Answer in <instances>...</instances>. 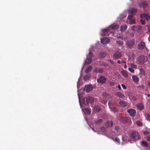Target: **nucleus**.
<instances>
[{
    "label": "nucleus",
    "instance_id": "obj_1",
    "mask_svg": "<svg viewBox=\"0 0 150 150\" xmlns=\"http://www.w3.org/2000/svg\"><path fill=\"white\" fill-rule=\"evenodd\" d=\"M140 17L141 18L140 21L142 25L145 24V19L147 21H150V14L149 15L147 13H143L140 15Z\"/></svg>",
    "mask_w": 150,
    "mask_h": 150
},
{
    "label": "nucleus",
    "instance_id": "obj_2",
    "mask_svg": "<svg viewBox=\"0 0 150 150\" xmlns=\"http://www.w3.org/2000/svg\"><path fill=\"white\" fill-rule=\"evenodd\" d=\"M130 137L131 139L135 140L140 139L139 134L136 131L132 132L130 134Z\"/></svg>",
    "mask_w": 150,
    "mask_h": 150
},
{
    "label": "nucleus",
    "instance_id": "obj_3",
    "mask_svg": "<svg viewBox=\"0 0 150 150\" xmlns=\"http://www.w3.org/2000/svg\"><path fill=\"white\" fill-rule=\"evenodd\" d=\"M120 121L123 124L127 123L129 125H131L132 123L131 120L126 117L122 118L120 120Z\"/></svg>",
    "mask_w": 150,
    "mask_h": 150
},
{
    "label": "nucleus",
    "instance_id": "obj_4",
    "mask_svg": "<svg viewBox=\"0 0 150 150\" xmlns=\"http://www.w3.org/2000/svg\"><path fill=\"white\" fill-rule=\"evenodd\" d=\"M147 58L144 55L141 56L138 58V62L141 64H143L147 61Z\"/></svg>",
    "mask_w": 150,
    "mask_h": 150
},
{
    "label": "nucleus",
    "instance_id": "obj_5",
    "mask_svg": "<svg viewBox=\"0 0 150 150\" xmlns=\"http://www.w3.org/2000/svg\"><path fill=\"white\" fill-rule=\"evenodd\" d=\"M135 43L134 40H128L126 43L127 46L132 49L134 46Z\"/></svg>",
    "mask_w": 150,
    "mask_h": 150
},
{
    "label": "nucleus",
    "instance_id": "obj_6",
    "mask_svg": "<svg viewBox=\"0 0 150 150\" xmlns=\"http://www.w3.org/2000/svg\"><path fill=\"white\" fill-rule=\"evenodd\" d=\"M137 47L139 50H143L145 48H146L145 43L143 41L140 42L138 44Z\"/></svg>",
    "mask_w": 150,
    "mask_h": 150
},
{
    "label": "nucleus",
    "instance_id": "obj_7",
    "mask_svg": "<svg viewBox=\"0 0 150 150\" xmlns=\"http://www.w3.org/2000/svg\"><path fill=\"white\" fill-rule=\"evenodd\" d=\"M86 103L85 102L84 103L85 105H88L89 103H92L93 102L94 99L92 97L88 96L86 97Z\"/></svg>",
    "mask_w": 150,
    "mask_h": 150
},
{
    "label": "nucleus",
    "instance_id": "obj_8",
    "mask_svg": "<svg viewBox=\"0 0 150 150\" xmlns=\"http://www.w3.org/2000/svg\"><path fill=\"white\" fill-rule=\"evenodd\" d=\"M93 57V55L92 53L89 52L88 55L87 56V60L86 62L87 64H90L92 61V58Z\"/></svg>",
    "mask_w": 150,
    "mask_h": 150
},
{
    "label": "nucleus",
    "instance_id": "obj_9",
    "mask_svg": "<svg viewBox=\"0 0 150 150\" xmlns=\"http://www.w3.org/2000/svg\"><path fill=\"white\" fill-rule=\"evenodd\" d=\"M106 79L103 76H100L97 79L98 83L103 84L105 83L106 81Z\"/></svg>",
    "mask_w": 150,
    "mask_h": 150
},
{
    "label": "nucleus",
    "instance_id": "obj_10",
    "mask_svg": "<svg viewBox=\"0 0 150 150\" xmlns=\"http://www.w3.org/2000/svg\"><path fill=\"white\" fill-rule=\"evenodd\" d=\"M127 112L129 113L130 115L133 117H134L136 114V111L135 109H130L128 110Z\"/></svg>",
    "mask_w": 150,
    "mask_h": 150
},
{
    "label": "nucleus",
    "instance_id": "obj_11",
    "mask_svg": "<svg viewBox=\"0 0 150 150\" xmlns=\"http://www.w3.org/2000/svg\"><path fill=\"white\" fill-rule=\"evenodd\" d=\"M93 89V87L91 86L86 85L85 87L84 90L87 92H89L92 91Z\"/></svg>",
    "mask_w": 150,
    "mask_h": 150
},
{
    "label": "nucleus",
    "instance_id": "obj_12",
    "mask_svg": "<svg viewBox=\"0 0 150 150\" xmlns=\"http://www.w3.org/2000/svg\"><path fill=\"white\" fill-rule=\"evenodd\" d=\"M122 56V54L119 52L115 53L113 55V58L114 59H118Z\"/></svg>",
    "mask_w": 150,
    "mask_h": 150
},
{
    "label": "nucleus",
    "instance_id": "obj_13",
    "mask_svg": "<svg viewBox=\"0 0 150 150\" xmlns=\"http://www.w3.org/2000/svg\"><path fill=\"white\" fill-rule=\"evenodd\" d=\"M142 28V27L139 25H133L132 27V29L134 31H138Z\"/></svg>",
    "mask_w": 150,
    "mask_h": 150
},
{
    "label": "nucleus",
    "instance_id": "obj_14",
    "mask_svg": "<svg viewBox=\"0 0 150 150\" xmlns=\"http://www.w3.org/2000/svg\"><path fill=\"white\" fill-rule=\"evenodd\" d=\"M112 31H111V29H105L104 30V34L105 35L108 36L110 34H111Z\"/></svg>",
    "mask_w": 150,
    "mask_h": 150
},
{
    "label": "nucleus",
    "instance_id": "obj_15",
    "mask_svg": "<svg viewBox=\"0 0 150 150\" xmlns=\"http://www.w3.org/2000/svg\"><path fill=\"white\" fill-rule=\"evenodd\" d=\"M110 39L107 38H102L101 39V42L103 44H105L108 43L110 41Z\"/></svg>",
    "mask_w": 150,
    "mask_h": 150
},
{
    "label": "nucleus",
    "instance_id": "obj_16",
    "mask_svg": "<svg viewBox=\"0 0 150 150\" xmlns=\"http://www.w3.org/2000/svg\"><path fill=\"white\" fill-rule=\"evenodd\" d=\"M113 122L111 121H108L106 122L105 126L109 128L113 126Z\"/></svg>",
    "mask_w": 150,
    "mask_h": 150
},
{
    "label": "nucleus",
    "instance_id": "obj_17",
    "mask_svg": "<svg viewBox=\"0 0 150 150\" xmlns=\"http://www.w3.org/2000/svg\"><path fill=\"white\" fill-rule=\"evenodd\" d=\"M104 71V69L101 68H96L94 70L95 72L99 73H103Z\"/></svg>",
    "mask_w": 150,
    "mask_h": 150
},
{
    "label": "nucleus",
    "instance_id": "obj_18",
    "mask_svg": "<svg viewBox=\"0 0 150 150\" xmlns=\"http://www.w3.org/2000/svg\"><path fill=\"white\" fill-rule=\"evenodd\" d=\"M137 11V10L136 9L132 8L130 9L129 11V12L130 14L132 15H134Z\"/></svg>",
    "mask_w": 150,
    "mask_h": 150
},
{
    "label": "nucleus",
    "instance_id": "obj_19",
    "mask_svg": "<svg viewBox=\"0 0 150 150\" xmlns=\"http://www.w3.org/2000/svg\"><path fill=\"white\" fill-rule=\"evenodd\" d=\"M106 55V54L103 52H100L99 54V57L101 58H104Z\"/></svg>",
    "mask_w": 150,
    "mask_h": 150
},
{
    "label": "nucleus",
    "instance_id": "obj_20",
    "mask_svg": "<svg viewBox=\"0 0 150 150\" xmlns=\"http://www.w3.org/2000/svg\"><path fill=\"white\" fill-rule=\"evenodd\" d=\"M137 108L140 110H142L144 108V106L142 103H139L137 105Z\"/></svg>",
    "mask_w": 150,
    "mask_h": 150
},
{
    "label": "nucleus",
    "instance_id": "obj_21",
    "mask_svg": "<svg viewBox=\"0 0 150 150\" xmlns=\"http://www.w3.org/2000/svg\"><path fill=\"white\" fill-rule=\"evenodd\" d=\"M122 75L125 78H126L128 77L127 72L125 70H122L121 72Z\"/></svg>",
    "mask_w": 150,
    "mask_h": 150
},
{
    "label": "nucleus",
    "instance_id": "obj_22",
    "mask_svg": "<svg viewBox=\"0 0 150 150\" xmlns=\"http://www.w3.org/2000/svg\"><path fill=\"white\" fill-rule=\"evenodd\" d=\"M93 67L92 66H89L88 67H87L85 70V72L86 73H88L91 71Z\"/></svg>",
    "mask_w": 150,
    "mask_h": 150
},
{
    "label": "nucleus",
    "instance_id": "obj_23",
    "mask_svg": "<svg viewBox=\"0 0 150 150\" xmlns=\"http://www.w3.org/2000/svg\"><path fill=\"white\" fill-rule=\"evenodd\" d=\"M116 95L119 97L121 98H125L124 95L120 92H118L116 93Z\"/></svg>",
    "mask_w": 150,
    "mask_h": 150
},
{
    "label": "nucleus",
    "instance_id": "obj_24",
    "mask_svg": "<svg viewBox=\"0 0 150 150\" xmlns=\"http://www.w3.org/2000/svg\"><path fill=\"white\" fill-rule=\"evenodd\" d=\"M132 79L133 81L135 82H137L139 81V78L136 76H133Z\"/></svg>",
    "mask_w": 150,
    "mask_h": 150
},
{
    "label": "nucleus",
    "instance_id": "obj_25",
    "mask_svg": "<svg viewBox=\"0 0 150 150\" xmlns=\"http://www.w3.org/2000/svg\"><path fill=\"white\" fill-rule=\"evenodd\" d=\"M127 25H125L121 26L120 28V30L121 31L124 32L127 29Z\"/></svg>",
    "mask_w": 150,
    "mask_h": 150
},
{
    "label": "nucleus",
    "instance_id": "obj_26",
    "mask_svg": "<svg viewBox=\"0 0 150 150\" xmlns=\"http://www.w3.org/2000/svg\"><path fill=\"white\" fill-rule=\"evenodd\" d=\"M120 104L123 107H125L127 105V104L125 101H121L119 102Z\"/></svg>",
    "mask_w": 150,
    "mask_h": 150
},
{
    "label": "nucleus",
    "instance_id": "obj_27",
    "mask_svg": "<svg viewBox=\"0 0 150 150\" xmlns=\"http://www.w3.org/2000/svg\"><path fill=\"white\" fill-rule=\"evenodd\" d=\"M94 110L96 111L97 112L100 111V108L98 106H95L94 107Z\"/></svg>",
    "mask_w": 150,
    "mask_h": 150
},
{
    "label": "nucleus",
    "instance_id": "obj_28",
    "mask_svg": "<svg viewBox=\"0 0 150 150\" xmlns=\"http://www.w3.org/2000/svg\"><path fill=\"white\" fill-rule=\"evenodd\" d=\"M90 77V75L89 74L85 75L83 76V79L86 80H88L89 79Z\"/></svg>",
    "mask_w": 150,
    "mask_h": 150
},
{
    "label": "nucleus",
    "instance_id": "obj_29",
    "mask_svg": "<svg viewBox=\"0 0 150 150\" xmlns=\"http://www.w3.org/2000/svg\"><path fill=\"white\" fill-rule=\"evenodd\" d=\"M141 145L144 147L147 146L148 145V144L145 141H143L141 142Z\"/></svg>",
    "mask_w": 150,
    "mask_h": 150
},
{
    "label": "nucleus",
    "instance_id": "obj_30",
    "mask_svg": "<svg viewBox=\"0 0 150 150\" xmlns=\"http://www.w3.org/2000/svg\"><path fill=\"white\" fill-rule=\"evenodd\" d=\"M103 120L102 119H100L96 121L95 123L97 124H99L102 122Z\"/></svg>",
    "mask_w": 150,
    "mask_h": 150
},
{
    "label": "nucleus",
    "instance_id": "obj_31",
    "mask_svg": "<svg viewBox=\"0 0 150 150\" xmlns=\"http://www.w3.org/2000/svg\"><path fill=\"white\" fill-rule=\"evenodd\" d=\"M110 109L114 112H117L118 111L117 110L116 108L114 107L110 108Z\"/></svg>",
    "mask_w": 150,
    "mask_h": 150
},
{
    "label": "nucleus",
    "instance_id": "obj_32",
    "mask_svg": "<svg viewBox=\"0 0 150 150\" xmlns=\"http://www.w3.org/2000/svg\"><path fill=\"white\" fill-rule=\"evenodd\" d=\"M136 124L137 125L139 126H141L142 125V123L139 120H137L136 121Z\"/></svg>",
    "mask_w": 150,
    "mask_h": 150
},
{
    "label": "nucleus",
    "instance_id": "obj_33",
    "mask_svg": "<svg viewBox=\"0 0 150 150\" xmlns=\"http://www.w3.org/2000/svg\"><path fill=\"white\" fill-rule=\"evenodd\" d=\"M85 111L88 114H91V111L89 109L86 108L85 109Z\"/></svg>",
    "mask_w": 150,
    "mask_h": 150
},
{
    "label": "nucleus",
    "instance_id": "obj_34",
    "mask_svg": "<svg viewBox=\"0 0 150 150\" xmlns=\"http://www.w3.org/2000/svg\"><path fill=\"white\" fill-rule=\"evenodd\" d=\"M118 28V25H113L112 26L111 28L115 30L117 29Z\"/></svg>",
    "mask_w": 150,
    "mask_h": 150
},
{
    "label": "nucleus",
    "instance_id": "obj_35",
    "mask_svg": "<svg viewBox=\"0 0 150 150\" xmlns=\"http://www.w3.org/2000/svg\"><path fill=\"white\" fill-rule=\"evenodd\" d=\"M142 4L143 8H145L147 5V3L146 2H142Z\"/></svg>",
    "mask_w": 150,
    "mask_h": 150
},
{
    "label": "nucleus",
    "instance_id": "obj_36",
    "mask_svg": "<svg viewBox=\"0 0 150 150\" xmlns=\"http://www.w3.org/2000/svg\"><path fill=\"white\" fill-rule=\"evenodd\" d=\"M106 128L104 127H102L100 128V131L101 132H106Z\"/></svg>",
    "mask_w": 150,
    "mask_h": 150
},
{
    "label": "nucleus",
    "instance_id": "obj_37",
    "mask_svg": "<svg viewBox=\"0 0 150 150\" xmlns=\"http://www.w3.org/2000/svg\"><path fill=\"white\" fill-rule=\"evenodd\" d=\"M113 140L115 141L116 142H117L119 143L120 142V140L119 138H118L117 137H116L115 138V139H113Z\"/></svg>",
    "mask_w": 150,
    "mask_h": 150
},
{
    "label": "nucleus",
    "instance_id": "obj_38",
    "mask_svg": "<svg viewBox=\"0 0 150 150\" xmlns=\"http://www.w3.org/2000/svg\"><path fill=\"white\" fill-rule=\"evenodd\" d=\"M135 21H134V20H131L130 21H129V23L132 25V24H135Z\"/></svg>",
    "mask_w": 150,
    "mask_h": 150
},
{
    "label": "nucleus",
    "instance_id": "obj_39",
    "mask_svg": "<svg viewBox=\"0 0 150 150\" xmlns=\"http://www.w3.org/2000/svg\"><path fill=\"white\" fill-rule=\"evenodd\" d=\"M128 70L132 73H133L134 72V70L132 68H129Z\"/></svg>",
    "mask_w": 150,
    "mask_h": 150
},
{
    "label": "nucleus",
    "instance_id": "obj_40",
    "mask_svg": "<svg viewBox=\"0 0 150 150\" xmlns=\"http://www.w3.org/2000/svg\"><path fill=\"white\" fill-rule=\"evenodd\" d=\"M109 83L110 85L112 86H114L115 85L114 82L112 81H110L109 82Z\"/></svg>",
    "mask_w": 150,
    "mask_h": 150
},
{
    "label": "nucleus",
    "instance_id": "obj_41",
    "mask_svg": "<svg viewBox=\"0 0 150 150\" xmlns=\"http://www.w3.org/2000/svg\"><path fill=\"white\" fill-rule=\"evenodd\" d=\"M133 16V15H132L131 14L130 15H128L127 17V19L129 20H130Z\"/></svg>",
    "mask_w": 150,
    "mask_h": 150
},
{
    "label": "nucleus",
    "instance_id": "obj_42",
    "mask_svg": "<svg viewBox=\"0 0 150 150\" xmlns=\"http://www.w3.org/2000/svg\"><path fill=\"white\" fill-rule=\"evenodd\" d=\"M117 43L120 45H123V42H122V41H118L117 42Z\"/></svg>",
    "mask_w": 150,
    "mask_h": 150
},
{
    "label": "nucleus",
    "instance_id": "obj_43",
    "mask_svg": "<svg viewBox=\"0 0 150 150\" xmlns=\"http://www.w3.org/2000/svg\"><path fill=\"white\" fill-rule=\"evenodd\" d=\"M121 86L124 89H125L127 88V87L125 85L122 84Z\"/></svg>",
    "mask_w": 150,
    "mask_h": 150
},
{
    "label": "nucleus",
    "instance_id": "obj_44",
    "mask_svg": "<svg viewBox=\"0 0 150 150\" xmlns=\"http://www.w3.org/2000/svg\"><path fill=\"white\" fill-rule=\"evenodd\" d=\"M130 66L131 67H132L133 68H135L136 67H137V66L136 65L134 64H130Z\"/></svg>",
    "mask_w": 150,
    "mask_h": 150
},
{
    "label": "nucleus",
    "instance_id": "obj_45",
    "mask_svg": "<svg viewBox=\"0 0 150 150\" xmlns=\"http://www.w3.org/2000/svg\"><path fill=\"white\" fill-rule=\"evenodd\" d=\"M147 140L150 141V135L148 136L146 138Z\"/></svg>",
    "mask_w": 150,
    "mask_h": 150
},
{
    "label": "nucleus",
    "instance_id": "obj_46",
    "mask_svg": "<svg viewBox=\"0 0 150 150\" xmlns=\"http://www.w3.org/2000/svg\"><path fill=\"white\" fill-rule=\"evenodd\" d=\"M144 133L145 134L147 135L149 134V132L147 131H144Z\"/></svg>",
    "mask_w": 150,
    "mask_h": 150
},
{
    "label": "nucleus",
    "instance_id": "obj_47",
    "mask_svg": "<svg viewBox=\"0 0 150 150\" xmlns=\"http://www.w3.org/2000/svg\"><path fill=\"white\" fill-rule=\"evenodd\" d=\"M109 62H110L112 64H113L114 63V61H112L111 60H108Z\"/></svg>",
    "mask_w": 150,
    "mask_h": 150
},
{
    "label": "nucleus",
    "instance_id": "obj_48",
    "mask_svg": "<svg viewBox=\"0 0 150 150\" xmlns=\"http://www.w3.org/2000/svg\"><path fill=\"white\" fill-rule=\"evenodd\" d=\"M147 33L150 34V28H149L147 32Z\"/></svg>",
    "mask_w": 150,
    "mask_h": 150
},
{
    "label": "nucleus",
    "instance_id": "obj_49",
    "mask_svg": "<svg viewBox=\"0 0 150 150\" xmlns=\"http://www.w3.org/2000/svg\"><path fill=\"white\" fill-rule=\"evenodd\" d=\"M147 117H148L149 119H150V115L148 114L147 115Z\"/></svg>",
    "mask_w": 150,
    "mask_h": 150
},
{
    "label": "nucleus",
    "instance_id": "obj_50",
    "mask_svg": "<svg viewBox=\"0 0 150 150\" xmlns=\"http://www.w3.org/2000/svg\"><path fill=\"white\" fill-rule=\"evenodd\" d=\"M118 129L119 127H116L115 128V129L117 130V131L118 130Z\"/></svg>",
    "mask_w": 150,
    "mask_h": 150
},
{
    "label": "nucleus",
    "instance_id": "obj_51",
    "mask_svg": "<svg viewBox=\"0 0 150 150\" xmlns=\"http://www.w3.org/2000/svg\"><path fill=\"white\" fill-rule=\"evenodd\" d=\"M121 62L122 63H124L125 64H126V62H125L124 61H122Z\"/></svg>",
    "mask_w": 150,
    "mask_h": 150
},
{
    "label": "nucleus",
    "instance_id": "obj_52",
    "mask_svg": "<svg viewBox=\"0 0 150 150\" xmlns=\"http://www.w3.org/2000/svg\"><path fill=\"white\" fill-rule=\"evenodd\" d=\"M117 63H118V64H120L121 63V62L120 61V60H118L117 61Z\"/></svg>",
    "mask_w": 150,
    "mask_h": 150
},
{
    "label": "nucleus",
    "instance_id": "obj_53",
    "mask_svg": "<svg viewBox=\"0 0 150 150\" xmlns=\"http://www.w3.org/2000/svg\"><path fill=\"white\" fill-rule=\"evenodd\" d=\"M118 88L119 89H121V86H120V85H119L118 86Z\"/></svg>",
    "mask_w": 150,
    "mask_h": 150
},
{
    "label": "nucleus",
    "instance_id": "obj_54",
    "mask_svg": "<svg viewBox=\"0 0 150 150\" xmlns=\"http://www.w3.org/2000/svg\"><path fill=\"white\" fill-rule=\"evenodd\" d=\"M127 67V66L126 65V64H125V65L124 66V68L125 69Z\"/></svg>",
    "mask_w": 150,
    "mask_h": 150
},
{
    "label": "nucleus",
    "instance_id": "obj_55",
    "mask_svg": "<svg viewBox=\"0 0 150 150\" xmlns=\"http://www.w3.org/2000/svg\"><path fill=\"white\" fill-rule=\"evenodd\" d=\"M103 66H108V64H105V65H104Z\"/></svg>",
    "mask_w": 150,
    "mask_h": 150
},
{
    "label": "nucleus",
    "instance_id": "obj_56",
    "mask_svg": "<svg viewBox=\"0 0 150 150\" xmlns=\"http://www.w3.org/2000/svg\"><path fill=\"white\" fill-rule=\"evenodd\" d=\"M149 86H150V81H149Z\"/></svg>",
    "mask_w": 150,
    "mask_h": 150
},
{
    "label": "nucleus",
    "instance_id": "obj_57",
    "mask_svg": "<svg viewBox=\"0 0 150 150\" xmlns=\"http://www.w3.org/2000/svg\"><path fill=\"white\" fill-rule=\"evenodd\" d=\"M149 57H150V53L149 54Z\"/></svg>",
    "mask_w": 150,
    "mask_h": 150
},
{
    "label": "nucleus",
    "instance_id": "obj_58",
    "mask_svg": "<svg viewBox=\"0 0 150 150\" xmlns=\"http://www.w3.org/2000/svg\"><path fill=\"white\" fill-rule=\"evenodd\" d=\"M147 96H148V97H149V96H150V95H149V94H148V95Z\"/></svg>",
    "mask_w": 150,
    "mask_h": 150
}]
</instances>
